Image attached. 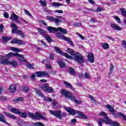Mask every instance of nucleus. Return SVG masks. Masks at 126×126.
Masks as SVG:
<instances>
[{"instance_id":"nucleus-1","label":"nucleus","mask_w":126,"mask_h":126,"mask_svg":"<svg viewBox=\"0 0 126 126\" xmlns=\"http://www.w3.org/2000/svg\"><path fill=\"white\" fill-rule=\"evenodd\" d=\"M28 115L30 118H31L32 119H33V120H40V119H41L42 120H45L46 117L42 114L36 112L35 114L31 112H28Z\"/></svg>"},{"instance_id":"nucleus-2","label":"nucleus","mask_w":126,"mask_h":126,"mask_svg":"<svg viewBox=\"0 0 126 126\" xmlns=\"http://www.w3.org/2000/svg\"><path fill=\"white\" fill-rule=\"evenodd\" d=\"M11 27L13 28L12 30V33L13 34H18V35H21L23 38H24V33L23 32L18 29V27L14 23V22H12L11 24Z\"/></svg>"},{"instance_id":"nucleus-3","label":"nucleus","mask_w":126,"mask_h":126,"mask_svg":"<svg viewBox=\"0 0 126 126\" xmlns=\"http://www.w3.org/2000/svg\"><path fill=\"white\" fill-rule=\"evenodd\" d=\"M12 57H17V58H20L21 59H23L24 58L23 55L19 53L10 52L7 54L5 55L3 57L0 55V58H2V59H4V58H6V59H10V58H12Z\"/></svg>"},{"instance_id":"nucleus-4","label":"nucleus","mask_w":126,"mask_h":126,"mask_svg":"<svg viewBox=\"0 0 126 126\" xmlns=\"http://www.w3.org/2000/svg\"><path fill=\"white\" fill-rule=\"evenodd\" d=\"M56 36L58 38H59V39H61V40H64V41L68 42V43H70L71 46L74 47V44H73V42L71 41V39L70 38L63 36V35L61 32H57Z\"/></svg>"},{"instance_id":"nucleus-5","label":"nucleus","mask_w":126,"mask_h":126,"mask_svg":"<svg viewBox=\"0 0 126 126\" xmlns=\"http://www.w3.org/2000/svg\"><path fill=\"white\" fill-rule=\"evenodd\" d=\"M49 113L50 114H51V115L54 116L57 119L60 120V121H62V120L63 119V115L62 114V110H49Z\"/></svg>"},{"instance_id":"nucleus-6","label":"nucleus","mask_w":126,"mask_h":126,"mask_svg":"<svg viewBox=\"0 0 126 126\" xmlns=\"http://www.w3.org/2000/svg\"><path fill=\"white\" fill-rule=\"evenodd\" d=\"M54 49L56 52L58 54H60V55H62V56H64L67 59H69L70 60H72L73 58L72 56L68 55L66 53H63V51L61 50V49L59 48L57 46H55Z\"/></svg>"},{"instance_id":"nucleus-7","label":"nucleus","mask_w":126,"mask_h":126,"mask_svg":"<svg viewBox=\"0 0 126 126\" xmlns=\"http://www.w3.org/2000/svg\"><path fill=\"white\" fill-rule=\"evenodd\" d=\"M10 19L12 20L13 21H16V23H18V24L21 25L22 23L20 22L18 19H19V16H17V15L14 13V12H12V15L10 17Z\"/></svg>"},{"instance_id":"nucleus-8","label":"nucleus","mask_w":126,"mask_h":126,"mask_svg":"<svg viewBox=\"0 0 126 126\" xmlns=\"http://www.w3.org/2000/svg\"><path fill=\"white\" fill-rule=\"evenodd\" d=\"M105 124L111 125V126H120L119 123L116 121H112V120L109 119V117L105 118Z\"/></svg>"},{"instance_id":"nucleus-9","label":"nucleus","mask_w":126,"mask_h":126,"mask_svg":"<svg viewBox=\"0 0 126 126\" xmlns=\"http://www.w3.org/2000/svg\"><path fill=\"white\" fill-rule=\"evenodd\" d=\"M74 59L75 61H76L79 63H84L83 56L79 53L75 54Z\"/></svg>"},{"instance_id":"nucleus-10","label":"nucleus","mask_w":126,"mask_h":126,"mask_svg":"<svg viewBox=\"0 0 126 126\" xmlns=\"http://www.w3.org/2000/svg\"><path fill=\"white\" fill-rule=\"evenodd\" d=\"M36 77H43L49 76V73L46 71H38L35 73Z\"/></svg>"},{"instance_id":"nucleus-11","label":"nucleus","mask_w":126,"mask_h":126,"mask_svg":"<svg viewBox=\"0 0 126 126\" xmlns=\"http://www.w3.org/2000/svg\"><path fill=\"white\" fill-rule=\"evenodd\" d=\"M46 19L47 20H50V21H51L52 22H55L56 24H58V23H60L62 22V20L52 16H46Z\"/></svg>"},{"instance_id":"nucleus-12","label":"nucleus","mask_w":126,"mask_h":126,"mask_svg":"<svg viewBox=\"0 0 126 126\" xmlns=\"http://www.w3.org/2000/svg\"><path fill=\"white\" fill-rule=\"evenodd\" d=\"M12 44H18V45H25V42L19 40L18 38H14L11 41Z\"/></svg>"},{"instance_id":"nucleus-13","label":"nucleus","mask_w":126,"mask_h":126,"mask_svg":"<svg viewBox=\"0 0 126 126\" xmlns=\"http://www.w3.org/2000/svg\"><path fill=\"white\" fill-rule=\"evenodd\" d=\"M77 114L79 115V119H83V120H87L88 117L86 115L78 110H76Z\"/></svg>"},{"instance_id":"nucleus-14","label":"nucleus","mask_w":126,"mask_h":126,"mask_svg":"<svg viewBox=\"0 0 126 126\" xmlns=\"http://www.w3.org/2000/svg\"><path fill=\"white\" fill-rule=\"evenodd\" d=\"M65 110H66V111H67V112L69 113L70 115L75 116V115H76L77 114L76 111H75V110H74V109L72 108H65Z\"/></svg>"},{"instance_id":"nucleus-15","label":"nucleus","mask_w":126,"mask_h":126,"mask_svg":"<svg viewBox=\"0 0 126 126\" xmlns=\"http://www.w3.org/2000/svg\"><path fill=\"white\" fill-rule=\"evenodd\" d=\"M47 30L49 31V32H50V33H55V32H58V28L51 26L47 27Z\"/></svg>"},{"instance_id":"nucleus-16","label":"nucleus","mask_w":126,"mask_h":126,"mask_svg":"<svg viewBox=\"0 0 126 126\" xmlns=\"http://www.w3.org/2000/svg\"><path fill=\"white\" fill-rule=\"evenodd\" d=\"M5 120V117L2 114H0V122H2V123L7 125V126H11L10 124L7 123Z\"/></svg>"},{"instance_id":"nucleus-17","label":"nucleus","mask_w":126,"mask_h":126,"mask_svg":"<svg viewBox=\"0 0 126 126\" xmlns=\"http://www.w3.org/2000/svg\"><path fill=\"white\" fill-rule=\"evenodd\" d=\"M88 60L90 63H94V54L93 53L89 54L88 55Z\"/></svg>"},{"instance_id":"nucleus-18","label":"nucleus","mask_w":126,"mask_h":126,"mask_svg":"<svg viewBox=\"0 0 126 126\" xmlns=\"http://www.w3.org/2000/svg\"><path fill=\"white\" fill-rule=\"evenodd\" d=\"M111 26L113 29L114 30H117V31H121L123 29L122 27L117 25V24H112Z\"/></svg>"},{"instance_id":"nucleus-19","label":"nucleus","mask_w":126,"mask_h":126,"mask_svg":"<svg viewBox=\"0 0 126 126\" xmlns=\"http://www.w3.org/2000/svg\"><path fill=\"white\" fill-rule=\"evenodd\" d=\"M106 108L108 109V111H109L110 113L112 115H115V109H114V106H112L110 105H106Z\"/></svg>"},{"instance_id":"nucleus-20","label":"nucleus","mask_w":126,"mask_h":126,"mask_svg":"<svg viewBox=\"0 0 126 126\" xmlns=\"http://www.w3.org/2000/svg\"><path fill=\"white\" fill-rule=\"evenodd\" d=\"M60 93L64 96L65 97L68 98V96H69V92H67L65 90L62 89L61 91H60Z\"/></svg>"},{"instance_id":"nucleus-21","label":"nucleus","mask_w":126,"mask_h":126,"mask_svg":"<svg viewBox=\"0 0 126 126\" xmlns=\"http://www.w3.org/2000/svg\"><path fill=\"white\" fill-rule=\"evenodd\" d=\"M57 31L61 32V33H62V34H67L68 32L67 30L62 27H58L57 28Z\"/></svg>"},{"instance_id":"nucleus-22","label":"nucleus","mask_w":126,"mask_h":126,"mask_svg":"<svg viewBox=\"0 0 126 126\" xmlns=\"http://www.w3.org/2000/svg\"><path fill=\"white\" fill-rule=\"evenodd\" d=\"M37 30L38 33H39L40 35H41L42 37H44L46 35V31H44V30H42L40 28H37Z\"/></svg>"},{"instance_id":"nucleus-23","label":"nucleus","mask_w":126,"mask_h":126,"mask_svg":"<svg viewBox=\"0 0 126 126\" xmlns=\"http://www.w3.org/2000/svg\"><path fill=\"white\" fill-rule=\"evenodd\" d=\"M9 90L11 93H13L16 91V86L15 85H11L9 88Z\"/></svg>"},{"instance_id":"nucleus-24","label":"nucleus","mask_w":126,"mask_h":126,"mask_svg":"<svg viewBox=\"0 0 126 126\" xmlns=\"http://www.w3.org/2000/svg\"><path fill=\"white\" fill-rule=\"evenodd\" d=\"M64 84L66 86V87H68V88H69L72 91H75V89H74L73 88V87H72V85H70V84H69V83H68L66 81H64Z\"/></svg>"},{"instance_id":"nucleus-25","label":"nucleus","mask_w":126,"mask_h":126,"mask_svg":"<svg viewBox=\"0 0 126 126\" xmlns=\"http://www.w3.org/2000/svg\"><path fill=\"white\" fill-rule=\"evenodd\" d=\"M51 5L53 7H59V6H63V4L62 3L56 2L51 3Z\"/></svg>"},{"instance_id":"nucleus-26","label":"nucleus","mask_w":126,"mask_h":126,"mask_svg":"<svg viewBox=\"0 0 126 126\" xmlns=\"http://www.w3.org/2000/svg\"><path fill=\"white\" fill-rule=\"evenodd\" d=\"M58 64H59L60 67L64 68L66 66V64L63 62L61 59L58 60Z\"/></svg>"},{"instance_id":"nucleus-27","label":"nucleus","mask_w":126,"mask_h":126,"mask_svg":"<svg viewBox=\"0 0 126 126\" xmlns=\"http://www.w3.org/2000/svg\"><path fill=\"white\" fill-rule=\"evenodd\" d=\"M68 72L69 74H71L72 75H76V72L74 71V69L71 67L69 68L68 70Z\"/></svg>"},{"instance_id":"nucleus-28","label":"nucleus","mask_w":126,"mask_h":126,"mask_svg":"<svg viewBox=\"0 0 126 126\" xmlns=\"http://www.w3.org/2000/svg\"><path fill=\"white\" fill-rule=\"evenodd\" d=\"M34 90L35 92H36V94L38 95V96H40V97H41V98H42V97L44 95V94H43V93H42L39 90H38L37 89H36V88H34Z\"/></svg>"},{"instance_id":"nucleus-29","label":"nucleus","mask_w":126,"mask_h":126,"mask_svg":"<svg viewBox=\"0 0 126 126\" xmlns=\"http://www.w3.org/2000/svg\"><path fill=\"white\" fill-rule=\"evenodd\" d=\"M10 61H9L8 59H3L2 60V61L0 62V63L1 64H4V65H6L7 64H9L10 63Z\"/></svg>"},{"instance_id":"nucleus-30","label":"nucleus","mask_w":126,"mask_h":126,"mask_svg":"<svg viewBox=\"0 0 126 126\" xmlns=\"http://www.w3.org/2000/svg\"><path fill=\"white\" fill-rule=\"evenodd\" d=\"M9 64H11V65L13 66V67H16V66L18 65V63H17V62H16V61L15 60L10 61Z\"/></svg>"},{"instance_id":"nucleus-31","label":"nucleus","mask_w":126,"mask_h":126,"mask_svg":"<svg viewBox=\"0 0 126 126\" xmlns=\"http://www.w3.org/2000/svg\"><path fill=\"white\" fill-rule=\"evenodd\" d=\"M11 39H12V37H11L2 36V40L5 42V43L8 42V41L11 40Z\"/></svg>"},{"instance_id":"nucleus-32","label":"nucleus","mask_w":126,"mask_h":126,"mask_svg":"<svg viewBox=\"0 0 126 126\" xmlns=\"http://www.w3.org/2000/svg\"><path fill=\"white\" fill-rule=\"evenodd\" d=\"M19 117L21 118H23V119H26L27 118V114L26 113L22 112L20 111L19 113Z\"/></svg>"},{"instance_id":"nucleus-33","label":"nucleus","mask_w":126,"mask_h":126,"mask_svg":"<svg viewBox=\"0 0 126 126\" xmlns=\"http://www.w3.org/2000/svg\"><path fill=\"white\" fill-rule=\"evenodd\" d=\"M42 98L43 99L44 101H45V102H52L53 100L52 99V98H50V97H48L47 96H46L45 95H43V96L42 97Z\"/></svg>"},{"instance_id":"nucleus-34","label":"nucleus","mask_w":126,"mask_h":126,"mask_svg":"<svg viewBox=\"0 0 126 126\" xmlns=\"http://www.w3.org/2000/svg\"><path fill=\"white\" fill-rule=\"evenodd\" d=\"M10 111L12 113H14V114H18V115H19V113H20L19 110L16 108H12L10 109Z\"/></svg>"},{"instance_id":"nucleus-35","label":"nucleus","mask_w":126,"mask_h":126,"mask_svg":"<svg viewBox=\"0 0 126 126\" xmlns=\"http://www.w3.org/2000/svg\"><path fill=\"white\" fill-rule=\"evenodd\" d=\"M48 87H49V84L46 83V84H44V85L41 86V89H42V90L46 92Z\"/></svg>"},{"instance_id":"nucleus-36","label":"nucleus","mask_w":126,"mask_h":126,"mask_svg":"<svg viewBox=\"0 0 126 126\" xmlns=\"http://www.w3.org/2000/svg\"><path fill=\"white\" fill-rule=\"evenodd\" d=\"M8 100V97L4 95H2L0 96V100L1 102H4V101H7Z\"/></svg>"},{"instance_id":"nucleus-37","label":"nucleus","mask_w":126,"mask_h":126,"mask_svg":"<svg viewBox=\"0 0 126 126\" xmlns=\"http://www.w3.org/2000/svg\"><path fill=\"white\" fill-rule=\"evenodd\" d=\"M120 11L121 12L122 15L124 16V17H126V10L125 8H121Z\"/></svg>"},{"instance_id":"nucleus-38","label":"nucleus","mask_w":126,"mask_h":126,"mask_svg":"<svg viewBox=\"0 0 126 126\" xmlns=\"http://www.w3.org/2000/svg\"><path fill=\"white\" fill-rule=\"evenodd\" d=\"M11 51H13V52H17L18 53L22 52V50L19 49L18 48L16 47H11Z\"/></svg>"},{"instance_id":"nucleus-39","label":"nucleus","mask_w":126,"mask_h":126,"mask_svg":"<svg viewBox=\"0 0 126 126\" xmlns=\"http://www.w3.org/2000/svg\"><path fill=\"white\" fill-rule=\"evenodd\" d=\"M19 101H23V97H20L16 98L15 99H13V102L14 103H17V102H19Z\"/></svg>"},{"instance_id":"nucleus-40","label":"nucleus","mask_w":126,"mask_h":126,"mask_svg":"<svg viewBox=\"0 0 126 126\" xmlns=\"http://www.w3.org/2000/svg\"><path fill=\"white\" fill-rule=\"evenodd\" d=\"M39 3L41 5V6H47V1L46 0H40Z\"/></svg>"},{"instance_id":"nucleus-41","label":"nucleus","mask_w":126,"mask_h":126,"mask_svg":"<svg viewBox=\"0 0 126 126\" xmlns=\"http://www.w3.org/2000/svg\"><path fill=\"white\" fill-rule=\"evenodd\" d=\"M22 88H23V90L25 91V92L26 93H27L28 92H29V90H30V89L29 88V87H27L26 86L23 85L22 86Z\"/></svg>"},{"instance_id":"nucleus-42","label":"nucleus","mask_w":126,"mask_h":126,"mask_svg":"<svg viewBox=\"0 0 126 126\" xmlns=\"http://www.w3.org/2000/svg\"><path fill=\"white\" fill-rule=\"evenodd\" d=\"M44 38H45V39L47 40V41L49 43H50V42H52V38L50 37V36L47 35V34H45L44 36Z\"/></svg>"},{"instance_id":"nucleus-43","label":"nucleus","mask_w":126,"mask_h":126,"mask_svg":"<svg viewBox=\"0 0 126 126\" xmlns=\"http://www.w3.org/2000/svg\"><path fill=\"white\" fill-rule=\"evenodd\" d=\"M68 98H69L73 102H75L76 100V97H75L74 95L69 94Z\"/></svg>"},{"instance_id":"nucleus-44","label":"nucleus","mask_w":126,"mask_h":126,"mask_svg":"<svg viewBox=\"0 0 126 126\" xmlns=\"http://www.w3.org/2000/svg\"><path fill=\"white\" fill-rule=\"evenodd\" d=\"M105 121H106V118L100 119L99 121L98 122L99 126H102V124H103V123H105Z\"/></svg>"},{"instance_id":"nucleus-45","label":"nucleus","mask_w":126,"mask_h":126,"mask_svg":"<svg viewBox=\"0 0 126 126\" xmlns=\"http://www.w3.org/2000/svg\"><path fill=\"white\" fill-rule=\"evenodd\" d=\"M46 92H47V93H53V92H54V89H53L52 87H48L46 90Z\"/></svg>"},{"instance_id":"nucleus-46","label":"nucleus","mask_w":126,"mask_h":126,"mask_svg":"<svg viewBox=\"0 0 126 126\" xmlns=\"http://www.w3.org/2000/svg\"><path fill=\"white\" fill-rule=\"evenodd\" d=\"M103 7H101L100 6H98L96 10H95V12H100L101 11H103Z\"/></svg>"},{"instance_id":"nucleus-47","label":"nucleus","mask_w":126,"mask_h":126,"mask_svg":"<svg viewBox=\"0 0 126 126\" xmlns=\"http://www.w3.org/2000/svg\"><path fill=\"white\" fill-rule=\"evenodd\" d=\"M114 69V65H113L112 63L110 64V71L109 72V74H112V73H113V70Z\"/></svg>"},{"instance_id":"nucleus-48","label":"nucleus","mask_w":126,"mask_h":126,"mask_svg":"<svg viewBox=\"0 0 126 126\" xmlns=\"http://www.w3.org/2000/svg\"><path fill=\"white\" fill-rule=\"evenodd\" d=\"M118 114L120 117H122L123 118V119H124V120H125V121H126V115L124 114L122 112H119Z\"/></svg>"},{"instance_id":"nucleus-49","label":"nucleus","mask_w":126,"mask_h":126,"mask_svg":"<svg viewBox=\"0 0 126 126\" xmlns=\"http://www.w3.org/2000/svg\"><path fill=\"white\" fill-rule=\"evenodd\" d=\"M67 53L71 55L72 56H74V51L71 49H68L67 50Z\"/></svg>"},{"instance_id":"nucleus-50","label":"nucleus","mask_w":126,"mask_h":126,"mask_svg":"<svg viewBox=\"0 0 126 126\" xmlns=\"http://www.w3.org/2000/svg\"><path fill=\"white\" fill-rule=\"evenodd\" d=\"M102 48L104 49V50H107V49H109V44L107 43H105L102 45Z\"/></svg>"},{"instance_id":"nucleus-51","label":"nucleus","mask_w":126,"mask_h":126,"mask_svg":"<svg viewBox=\"0 0 126 126\" xmlns=\"http://www.w3.org/2000/svg\"><path fill=\"white\" fill-rule=\"evenodd\" d=\"M25 14H27V15H28L29 16H30L31 17H32L33 16L31 15V13H30V12L27 10H25Z\"/></svg>"},{"instance_id":"nucleus-52","label":"nucleus","mask_w":126,"mask_h":126,"mask_svg":"<svg viewBox=\"0 0 126 126\" xmlns=\"http://www.w3.org/2000/svg\"><path fill=\"white\" fill-rule=\"evenodd\" d=\"M56 17H57L58 19H62V20H60L62 21L61 22H63V21H65V18L62 17V16H56Z\"/></svg>"},{"instance_id":"nucleus-53","label":"nucleus","mask_w":126,"mask_h":126,"mask_svg":"<svg viewBox=\"0 0 126 126\" xmlns=\"http://www.w3.org/2000/svg\"><path fill=\"white\" fill-rule=\"evenodd\" d=\"M81 25V23H80L76 22L74 23V26H75V27H80Z\"/></svg>"},{"instance_id":"nucleus-54","label":"nucleus","mask_w":126,"mask_h":126,"mask_svg":"<svg viewBox=\"0 0 126 126\" xmlns=\"http://www.w3.org/2000/svg\"><path fill=\"white\" fill-rule=\"evenodd\" d=\"M27 67H28V68H30V69H33V68H34L33 65L31 64V63L28 64L27 65Z\"/></svg>"},{"instance_id":"nucleus-55","label":"nucleus","mask_w":126,"mask_h":126,"mask_svg":"<svg viewBox=\"0 0 126 126\" xmlns=\"http://www.w3.org/2000/svg\"><path fill=\"white\" fill-rule=\"evenodd\" d=\"M99 116H102V117H107V114L104 112H101L98 114Z\"/></svg>"},{"instance_id":"nucleus-56","label":"nucleus","mask_w":126,"mask_h":126,"mask_svg":"<svg viewBox=\"0 0 126 126\" xmlns=\"http://www.w3.org/2000/svg\"><path fill=\"white\" fill-rule=\"evenodd\" d=\"M38 41L39 44L41 43L43 46H44V47H47V44H46V43H45V42H44L43 40H38Z\"/></svg>"},{"instance_id":"nucleus-57","label":"nucleus","mask_w":126,"mask_h":126,"mask_svg":"<svg viewBox=\"0 0 126 126\" xmlns=\"http://www.w3.org/2000/svg\"><path fill=\"white\" fill-rule=\"evenodd\" d=\"M49 58L50 60H52V61L55 60L54 55L53 53H51L49 56Z\"/></svg>"},{"instance_id":"nucleus-58","label":"nucleus","mask_w":126,"mask_h":126,"mask_svg":"<svg viewBox=\"0 0 126 126\" xmlns=\"http://www.w3.org/2000/svg\"><path fill=\"white\" fill-rule=\"evenodd\" d=\"M76 34L78 35V36L80 38V39H82V40H84V36H82V35H81L78 32H76Z\"/></svg>"},{"instance_id":"nucleus-59","label":"nucleus","mask_w":126,"mask_h":126,"mask_svg":"<svg viewBox=\"0 0 126 126\" xmlns=\"http://www.w3.org/2000/svg\"><path fill=\"white\" fill-rule=\"evenodd\" d=\"M75 103H76L77 105H80V104L82 103V101L76 99V100H75Z\"/></svg>"},{"instance_id":"nucleus-60","label":"nucleus","mask_w":126,"mask_h":126,"mask_svg":"<svg viewBox=\"0 0 126 126\" xmlns=\"http://www.w3.org/2000/svg\"><path fill=\"white\" fill-rule=\"evenodd\" d=\"M9 118H11V119H13V120H16V117H15V116H14L13 114H10Z\"/></svg>"},{"instance_id":"nucleus-61","label":"nucleus","mask_w":126,"mask_h":126,"mask_svg":"<svg viewBox=\"0 0 126 126\" xmlns=\"http://www.w3.org/2000/svg\"><path fill=\"white\" fill-rule=\"evenodd\" d=\"M3 16L5 18H8V17H9V15L7 12H4L3 13Z\"/></svg>"},{"instance_id":"nucleus-62","label":"nucleus","mask_w":126,"mask_h":126,"mask_svg":"<svg viewBox=\"0 0 126 126\" xmlns=\"http://www.w3.org/2000/svg\"><path fill=\"white\" fill-rule=\"evenodd\" d=\"M5 89L3 88L0 87V94H2V93H4Z\"/></svg>"},{"instance_id":"nucleus-63","label":"nucleus","mask_w":126,"mask_h":126,"mask_svg":"<svg viewBox=\"0 0 126 126\" xmlns=\"http://www.w3.org/2000/svg\"><path fill=\"white\" fill-rule=\"evenodd\" d=\"M115 19V20H117L119 23H121V19H120L119 17L116 16Z\"/></svg>"},{"instance_id":"nucleus-64","label":"nucleus","mask_w":126,"mask_h":126,"mask_svg":"<svg viewBox=\"0 0 126 126\" xmlns=\"http://www.w3.org/2000/svg\"><path fill=\"white\" fill-rule=\"evenodd\" d=\"M122 45H123L124 48H126V40H123L122 41Z\"/></svg>"}]
</instances>
